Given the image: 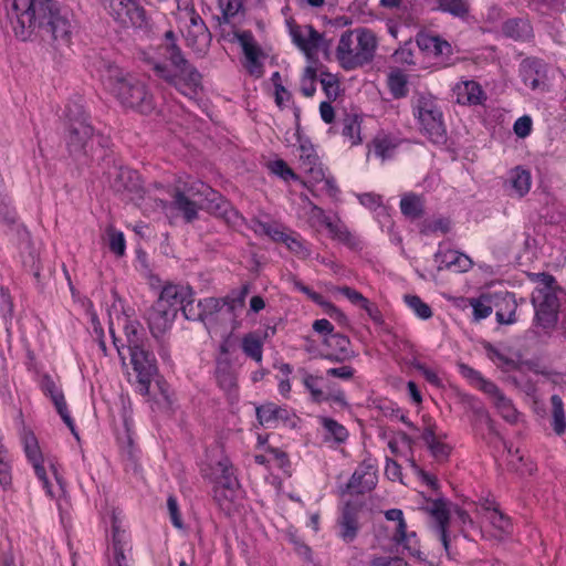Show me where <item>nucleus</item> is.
Segmentation results:
<instances>
[{"label": "nucleus", "instance_id": "nucleus-12", "mask_svg": "<svg viewBox=\"0 0 566 566\" xmlns=\"http://www.w3.org/2000/svg\"><path fill=\"white\" fill-rule=\"evenodd\" d=\"M416 42L422 52L438 59L439 64L443 67L454 65L458 60L453 56L452 45L439 35L419 33L416 38Z\"/></svg>", "mask_w": 566, "mask_h": 566}, {"label": "nucleus", "instance_id": "nucleus-29", "mask_svg": "<svg viewBox=\"0 0 566 566\" xmlns=\"http://www.w3.org/2000/svg\"><path fill=\"white\" fill-rule=\"evenodd\" d=\"M214 376L218 386L222 390L230 392L237 388V375L229 357H218L216 359Z\"/></svg>", "mask_w": 566, "mask_h": 566}, {"label": "nucleus", "instance_id": "nucleus-53", "mask_svg": "<svg viewBox=\"0 0 566 566\" xmlns=\"http://www.w3.org/2000/svg\"><path fill=\"white\" fill-rule=\"evenodd\" d=\"M322 88L329 101H335L339 95V83L335 75L323 72L321 74Z\"/></svg>", "mask_w": 566, "mask_h": 566}, {"label": "nucleus", "instance_id": "nucleus-48", "mask_svg": "<svg viewBox=\"0 0 566 566\" xmlns=\"http://www.w3.org/2000/svg\"><path fill=\"white\" fill-rule=\"evenodd\" d=\"M201 307L202 323L207 324L214 319V316L222 310V301L218 297H206L199 301Z\"/></svg>", "mask_w": 566, "mask_h": 566}, {"label": "nucleus", "instance_id": "nucleus-61", "mask_svg": "<svg viewBox=\"0 0 566 566\" xmlns=\"http://www.w3.org/2000/svg\"><path fill=\"white\" fill-rule=\"evenodd\" d=\"M369 566H410L405 559L401 557L395 556H374Z\"/></svg>", "mask_w": 566, "mask_h": 566}, {"label": "nucleus", "instance_id": "nucleus-43", "mask_svg": "<svg viewBox=\"0 0 566 566\" xmlns=\"http://www.w3.org/2000/svg\"><path fill=\"white\" fill-rule=\"evenodd\" d=\"M244 0H218V7L221 11V17H218L219 24H227L234 18L241 10H243Z\"/></svg>", "mask_w": 566, "mask_h": 566}, {"label": "nucleus", "instance_id": "nucleus-55", "mask_svg": "<svg viewBox=\"0 0 566 566\" xmlns=\"http://www.w3.org/2000/svg\"><path fill=\"white\" fill-rule=\"evenodd\" d=\"M451 229V220L446 217L438 218L432 221H424L422 223L420 232L423 234H430L436 232L448 233Z\"/></svg>", "mask_w": 566, "mask_h": 566}, {"label": "nucleus", "instance_id": "nucleus-63", "mask_svg": "<svg viewBox=\"0 0 566 566\" xmlns=\"http://www.w3.org/2000/svg\"><path fill=\"white\" fill-rule=\"evenodd\" d=\"M458 369L460 374L470 381L471 385L478 386L484 378L479 370L470 367L464 363L458 364Z\"/></svg>", "mask_w": 566, "mask_h": 566}, {"label": "nucleus", "instance_id": "nucleus-49", "mask_svg": "<svg viewBox=\"0 0 566 566\" xmlns=\"http://www.w3.org/2000/svg\"><path fill=\"white\" fill-rule=\"evenodd\" d=\"M319 377L313 376L306 371H304L303 376V385L311 394V399L314 402H322L328 399L327 396L323 392V390L318 387Z\"/></svg>", "mask_w": 566, "mask_h": 566}, {"label": "nucleus", "instance_id": "nucleus-27", "mask_svg": "<svg viewBox=\"0 0 566 566\" xmlns=\"http://www.w3.org/2000/svg\"><path fill=\"white\" fill-rule=\"evenodd\" d=\"M235 38L248 60L249 71L253 73L255 67H261L259 59L263 55L262 49L256 43L253 33L249 30L235 33Z\"/></svg>", "mask_w": 566, "mask_h": 566}, {"label": "nucleus", "instance_id": "nucleus-35", "mask_svg": "<svg viewBox=\"0 0 566 566\" xmlns=\"http://www.w3.org/2000/svg\"><path fill=\"white\" fill-rule=\"evenodd\" d=\"M214 471L219 474L216 486H240L233 464L228 457H222L216 463Z\"/></svg>", "mask_w": 566, "mask_h": 566}, {"label": "nucleus", "instance_id": "nucleus-30", "mask_svg": "<svg viewBox=\"0 0 566 566\" xmlns=\"http://www.w3.org/2000/svg\"><path fill=\"white\" fill-rule=\"evenodd\" d=\"M502 33L515 41H525L532 36L533 29L526 19L513 18L503 23Z\"/></svg>", "mask_w": 566, "mask_h": 566}, {"label": "nucleus", "instance_id": "nucleus-24", "mask_svg": "<svg viewBox=\"0 0 566 566\" xmlns=\"http://www.w3.org/2000/svg\"><path fill=\"white\" fill-rule=\"evenodd\" d=\"M323 343L331 350L323 355V358L332 363H343L354 356V352L350 348V339L344 334H331L324 338Z\"/></svg>", "mask_w": 566, "mask_h": 566}, {"label": "nucleus", "instance_id": "nucleus-2", "mask_svg": "<svg viewBox=\"0 0 566 566\" xmlns=\"http://www.w3.org/2000/svg\"><path fill=\"white\" fill-rule=\"evenodd\" d=\"M168 43L164 48L165 62L151 61L150 65L156 76L174 86L186 97L193 99L202 91V75L192 65L177 44L172 30L165 33Z\"/></svg>", "mask_w": 566, "mask_h": 566}, {"label": "nucleus", "instance_id": "nucleus-32", "mask_svg": "<svg viewBox=\"0 0 566 566\" xmlns=\"http://www.w3.org/2000/svg\"><path fill=\"white\" fill-rule=\"evenodd\" d=\"M399 206L401 213L410 220L420 219L424 214V200L413 192L403 195Z\"/></svg>", "mask_w": 566, "mask_h": 566}, {"label": "nucleus", "instance_id": "nucleus-56", "mask_svg": "<svg viewBox=\"0 0 566 566\" xmlns=\"http://www.w3.org/2000/svg\"><path fill=\"white\" fill-rule=\"evenodd\" d=\"M388 84L395 97L399 98L406 96L408 90L405 74L400 72L391 73L388 78Z\"/></svg>", "mask_w": 566, "mask_h": 566}, {"label": "nucleus", "instance_id": "nucleus-15", "mask_svg": "<svg viewBox=\"0 0 566 566\" xmlns=\"http://www.w3.org/2000/svg\"><path fill=\"white\" fill-rule=\"evenodd\" d=\"M41 389L45 396H48L53 402L57 413L62 418L63 422L71 430L72 434L78 439V433L75 428V423L69 412L67 405L65 401L62 389L55 384L50 375H44L40 382Z\"/></svg>", "mask_w": 566, "mask_h": 566}, {"label": "nucleus", "instance_id": "nucleus-40", "mask_svg": "<svg viewBox=\"0 0 566 566\" xmlns=\"http://www.w3.org/2000/svg\"><path fill=\"white\" fill-rule=\"evenodd\" d=\"M124 332L128 350L146 345L144 328L138 321L127 322L124 326Z\"/></svg>", "mask_w": 566, "mask_h": 566}, {"label": "nucleus", "instance_id": "nucleus-21", "mask_svg": "<svg viewBox=\"0 0 566 566\" xmlns=\"http://www.w3.org/2000/svg\"><path fill=\"white\" fill-rule=\"evenodd\" d=\"M434 260L438 263V270L447 269L454 272H467L473 264L472 260L464 253L452 249L443 250L441 244L434 253Z\"/></svg>", "mask_w": 566, "mask_h": 566}, {"label": "nucleus", "instance_id": "nucleus-39", "mask_svg": "<svg viewBox=\"0 0 566 566\" xmlns=\"http://www.w3.org/2000/svg\"><path fill=\"white\" fill-rule=\"evenodd\" d=\"M321 423L326 431L325 440H333L337 444L344 443L348 439L347 429L332 418L324 417Z\"/></svg>", "mask_w": 566, "mask_h": 566}, {"label": "nucleus", "instance_id": "nucleus-50", "mask_svg": "<svg viewBox=\"0 0 566 566\" xmlns=\"http://www.w3.org/2000/svg\"><path fill=\"white\" fill-rule=\"evenodd\" d=\"M23 447H24L25 455L31 463H35L38 461H43V457H42V453H41V450H40V447L38 443V439L32 432L27 433L24 436Z\"/></svg>", "mask_w": 566, "mask_h": 566}, {"label": "nucleus", "instance_id": "nucleus-8", "mask_svg": "<svg viewBox=\"0 0 566 566\" xmlns=\"http://www.w3.org/2000/svg\"><path fill=\"white\" fill-rule=\"evenodd\" d=\"M130 364L137 375V390L140 395L149 394L150 384L157 374L156 358L146 345L129 349Z\"/></svg>", "mask_w": 566, "mask_h": 566}, {"label": "nucleus", "instance_id": "nucleus-18", "mask_svg": "<svg viewBox=\"0 0 566 566\" xmlns=\"http://www.w3.org/2000/svg\"><path fill=\"white\" fill-rule=\"evenodd\" d=\"M112 559L109 566H128V556L132 546L129 536L125 530L120 527L118 518L113 515L112 520Z\"/></svg>", "mask_w": 566, "mask_h": 566}, {"label": "nucleus", "instance_id": "nucleus-13", "mask_svg": "<svg viewBox=\"0 0 566 566\" xmlns=\"http://www.w3.org/2000/svg\"><path fill=\"white\" fill-rule=\"evenodd\" d=\"M290 35L292 38V42L307 56L311 57L315 54L322 46H328V43H325L324 35L316 31L313 25H297L294 23H289Z\"/></svg>", "mask_w": 566, "mask_h": 566}, {"label": "nucleus", "instance_id": "nucleus-51", "mask_svg": "<svg viewBox=\"0 0 566 566\" xmlns=\"http://www.w3.org/2000/svg\"><path fill=\"white\" fill-rule=\"evenodd\" d=\"M270 171L285 181L300 180V177L289 167L283 159H275L268 165Z\"/></svg>", "mask_w": 566, "mask_h": 566}, {"label": "nucleus", "instance_id": "nucleus-20", "mask_svg": "<svg viewBox=\"0 0 566 566\" xmlns=\"http://www.w3.org/2000/svg\"><path fill=\"white\" fill-rule=\"evenodd\" d=\"M300 168L308 177L312 184H318L324 179V168L314 147L308 144L300 145Z\"/></svg>", "mask_w": 566, "mask_h": 566}, {"label": "nucleus", "instance_id": "nucleus-36", "mask_svg": "<svg viewBox=\"0 0 566 566\" xmlns=\"http://www.w3.org/2000/svg\"><path fill=\"white\" fill-rule=\"evenodd\" d=\"M241 485L240 486H214V500L219 504V506L226 511L230 512L237 501L241 496Z\"/></svg>", "mask_w": 566, "mask_h": 566}, {"label": "nucleus", "instance_id": "nucleus-23", "mask_svg": "<svg viewBox=\"0 0 566 566\" xmlns=\"http://www.w3.org/2000/svg\"><path fill=\"white\" fill-rule=\"evenodd\" d=\"M193 296V291L189 285L180 284H167L163 287L158 302H161L164 306L175 310V315L188 300Z\"/></svg>", "mask_w": 566, "mask_h": 566}, {"label": "nucleus", "instance_id": "nucleus-58", "mask_svg": "<svg viewBox=\"0 0 566 566\" xmlns=\"http://www.w3.org/2000/svg\"><path fill=\"white\" fill-rule=\"evenodd\" d=\"M266 453L270 455L272 465L281 469L283 472H287L290 468V460L289 455L284 451L277 448L268 447Z\"/></svg>", "mask_w": 566, "mask_h": 566}, {"label": "nucleus", "instance_id": "nucleus-3", "mask_svg": "<svg viewBox=\"0 0 566 566\" xmlns=\"http://www.w3.org/2000/svg\"><path fill=\"white\" fill-rule=\"evenodd\" d=\"M99 78L117 99L125 106L132 107L142 114H149L155 109L153 95L140 81L126 76L116 64L102 60L97 67Z\"/></svg>", "mask_w": 566, "mask_h": 566}, {"label": "nucleus", "instance_id": "nucleus-14", "mask_svg": "<svg viewBox=\"0 0 566 566\" xmlns=\"http://www.w3.org/2000/svg\"><path fill=\"white\" fill-rule=\"evenodd\" d=\"M387 521L395 522L392 542L401 545L411 556H420L419 542L415 532L407 533V523L403 513L399 509H390L385 512Z\"/></svg>", "mask_w": 566, "mask_h": 566}, {"label": "nucleus", "instance_id": "nucleus-59", "mask_svg": "<svg viewBox=\"0 0 566 566\" xmlns=\"http://www.w3.org/2000/svg\"><path fill=\"white\" fill-rule=\"evenodd\" d=\"M216 209L224 217L228 223L233 226L239 224V221L243 219L242 216L224 200H221V202L217 205Z\"/></svg>", "mask_w": 566, "mask_h": 566}, {"label": "nucleus", "instance_id": "nucleus-9", "mask_svg": "<svg viewBox=\"0 0 566 566\" xmlns=\"http://www.w3.org/2000/svg\"><path fill=\"white\" fill-rule=\"evenodd\" d=\"M175 318V310L164 306L158 301L151 305L147 314L149 331L153 337L160 343L159 355L164 359L169 357L168 349L164 344V335L171 328Z\"/></svg>", "mask_w": 566, "mask_h": 566}, {"label": "nucleus", "instance_id": "nucleus-42", "mask_svg": "<svg viewBox=\"0 0 566 566\" xmlns=\"http://www.w3.org/2000/svg\"><path fill=\"white\" fill-rule=\"evenodd\" d=\"M531 184L532 178L528 170L517 167L512 171L511 185L520 197L525 196L530 191Z\"/></svg>", "mask_w": 566, "mask_h": 566}, {"label": "nucleus", "instance_id": "nucleus-4", "mask_svg": "<svg viewBox=\"0 0 566 566\" xmlns=\"http://www.w3.org/2000/svg\"><path fill=\"white\" fill-rule=\"evenodd\" d=\"M377 49V39L373 31L360 28L345 31L339 39L336 56L345 70H354L369 63Z\"/></svg>", "mask_w": 566, "mask_h": 566}, {"label": "nucleus", "instance_id": "nucleus-44", "mask_svg": "<svg viewBox=\"0 0 566 566\" xmlns=\"http://www.w3.org/2000/svg\"><path fill=\"white\" fill-rule=\"evenodd\" d=\"M532 281L541 283L542 287H536V296L546 295V293H556L560 291V287L557 285L556 279L554 275L547 272L533 273L531 275Z\"/></svg>", "mask_w": 566, "mask_h": 566}, {"label": "nucleus", "instance_id": "nucleus-1", "mask_svg": "<svg viewBox=\"0 0 566 566\" xmlns=\"http://www.w3.org/2000/svg\"><path fill=\"white\" fill-rule=\"evenodd\" d=\"M12 29L19 40H30L36 33L49 38L55 48L71 43L72 23L57 0H12Z\"/></svg>", "mask_w": 566, "mask_h": 566}, {"label": "nucleus", "instance_id": "nucleus-19", "mask_svg": "<svg viewBox=\"0 0 566 566\" xmlns=\"http://www.w3.org/2000/svg\"><path fill=\"white\" fill-rule=\"evenodd\" d=\"M452 91L460 105H483L488 98L482 86L474 80L461 81L453 86Z\"/></svg>", "mask_w": 566, "mask_h": 566}, {"label": "nucleus", "instance_id": "nucleus-45", "mask_svg": "<svg viewBox=\"0 0 566 566\" xmlns=\"http://www.w3.org/2000/svg\"><path fill=\"white\" fill-rule=\"evenodd\" d=\"M403 301L420 319L427 321L432 317L433 313L431 307L418 295L407 294L403 296Z\"/></svg>", "mask_w": 566, "mask_h": 566}, {"label": "nucleus", "instance_id": "nucleus-38", "mask_svg": "<svg viewBox=\"0 0 566 566\" xmlns=\"http://www.w3.org/2000/svg\"><path fill=\"white\" fill-rule=\"evenodd\" d=\"M360 124L359 117L353 114H346L342 120V135L349 142L350 146L361 143Z\"/></svg>", "mask_w": 566, "mask_h": 566}, {"label": "nucleus", "instance_id": "nucleus-52", "mask_svg": "<svg viewBox=\"0 0 566 566\" xmlns=\"http://www.w3.org/2000/svg\"><path fill=\"white\" fill-rule=\"evenodd\" d=\"M509 453L512 457L507 463L510 470L517 472L521 475L533 473L535 465L532 462L527 463L524 458L518 454V450L513 454L511 449H509Z\"/></svg>", "mask_w": 566, "mask_h": 566}, {"label": "nucleus", "instance_id": "nucleus-34", "mask_svg": "<svg viewBox=\"0 0 566 566\" xmlns=\"http://www.w3.org/2000/svg\"><path fill=\"white\" fill-rule=\"evenodd\" d=\"M171 207L179 211L186 222H192L198 218V206L190 200L185 192L176 190L172 197Z\"/></svg>", "mask_w": 566, "mask_h": 566}, {"label": "nucleus", "instance_id": "nucleus-28", "mask_svg": "<svg viewBox=\"0 0 566 566\" xmlns=\"http://www.w3.org/2000/svg\"><path fill=\"white\" fill-rule=\"evenodd\" d=\"M111 187L115 192H135L140 188L139 176L128 168H116Z\"/></svg>", "mask_w": 566, "mask_h": 566}, {"label": "nucleus", "instance_id": "nucleus-37", "mask_svg": "<svg viewBox=\"0 0 566 566\" xmlns=\"http://www.w3.org/2000/svg\"><path fill=\"white\" fill-rule=\"evenodd\" d=\"M551 417L552 428L557 436H563L566 432V415L564 409V402L558 395L551 397Z\"/></svg>", "mask_w": 566, "mask_h": 566}, {"label": "nucleus", "instance_id": "nucleus-11", "mask_svg": "<svg viewBox=\"0 0 566 566\" xmlns=\"http://www.w3.org/2000/svg\"><path fill=\"white\" fill-rule=\"evenodd\" d=\"M313 214L326 227L333 240H336L353 251L363 249L361 240L353 233L340 220L333 222L317 205L310 202Z\"/></svg>", "mask_w": 566, "mask_h": 566}, {"label": "nucleus", "instance_id": "nucleus-54", "mask_svg": "<svg viewBox=\"0 0 566 566\" xmlns=\"http://www.w3.org/2000/svg\"><path fill=\"white\" fill-rule=\"evenodd\" d=\"M374 153L381 160L392 157L396 145L388 137H377L373 142Z\"/></svg>", "mask_w": 566, "mask_h": 566}, {"label": "nucleus", "instance_id": "nucleus-41", "mask_svg": "<svg viewBox=\"0 0 566 566\" xmlns=\"http://www.w3.org/2000/svg\"><path fill=\"white\" fill-rule=\"evenodd\" d=\"M485 517L499 532V535L509 534L511 532L512 523L510 517L502 513L497 507H488L485 510Z\"/></svg>", "mask_w": 566, "mask_h": 566}, {"label": "nucleus", "instance_id": "nucleus-16", "mask_svg": "<svg viewBox=\"0 0 566 566\" xmlns=\"http://www.w3.org/2000/svg\"><path fill=\"white\" fill-rule=\"evenodd\" d=\"M427 510L434 520L433 531L437 537L441 542L448 557H451L450 538L448 534V526L450 522L448 502L442 497L432 500Z\"/></svg>", "mask_w": 566, "mask_h": 566}, {"label": "nucleus", "instance_id": "nucleus-25", "mask_svg": "<svg viewBox=\"0 0 566 566\" xmlns=\"http://www.w3.org/2000/svg\"><path fill=\"white\" fill-rule=\"evenodd\" d=\"M337 523L339 527V537L345 543H352L357 537L359 524L357 509L350 502H347L344 505Z\"/></svg>", "mask_w": 566, "mask_h": 566}, {"label": "nucleus", "instance_id": "nucleus-7", "mask_svg": "<svg viewBox=\"0 0 566 566\" xmlns=\"http://www.w3.org/2000/svg\"><path fill=\"white\" fill-rule=\"evenodd\" d=\"M377 461L370 454L359 463L348 482L339 486L342 495H364L371 492L378 482Z\"/></svg>", "mask_w": 566, "mask_h": 566}, {"label": "nucleus", "instance_id": "nucleus-60", "mask_svg": "<svg viewBox=\"0 0 566 566\" xmlns=\"http://www.w3.org/2000/svg\"><path fill=\"white\" fill-rule=\"evenodd\" d=\"M12 484L11 467L7 461V454L0 455V485L3 490L10 489Z\"/></svg>", "mask_w": 566, "mask_h": 566}, {"label": "nucleus", "instance_id": "nucleus-22", "mask_svg": "<svg viewBox=\"0 0 566 566\" xmlns=\"http://www.w3.org/2000/svg\"><path fill=\"white\" fill-rule=\"evenodd\" d=\"M190 27L186 34V41L188 46L200 50L207 46L211 40V33L195 8L189 11Z\"/></svg>", "mask_w": 566, "mask_h": 566}, {"label": "nucleus", "instance_id": "nucleus-26", "mask_svg": "<svg viewBox=\"0 0 566 566\" xmlns=\"http://www.w3.org/2000/svg\"><path fill=\"white\" fill-rule=\"evenodd\" d=\"M495 318L499 324L512 325L516 322L517 302L515 294L505 292L495 295Z\"/></svg>", "mask_w": 566, "mask_h": 566}, {"label": "nucleus", "instance_id": "nucleus-10", "mask_svg": "<svg viewBox=\"0 0 566 566\" xmlns=\"http://www.w3.org/2000/svg\"><path fill=\"white\" fill-rule=\"evenodd\" d=\"M531 303L534 307V325L546 332H552L558 323L560 303L556 293L543 296L533 295Z\"/></svg>", "mask_w": 566, "mask_h": 566}, {"label": "nucleus", "instance_id": "nucleus-6", "mask_svg": "<svg viewBox=\"0 0 566 566\" xmlns=\"http://www.w3.org/2000/svg\"><path fill=\"white\" fill-rule=\"evenodd\" d=\"M413 114L421 126V132L431 143L442 145L447 142L442 112L431 96H419Z\"/></svg>", "mask_w": 566, "mask_h": 566}, {"label": "nucleus", "instance_id": "nucleus-33", "mask_svg": "<svg viewBox=\"0 0 566 566\" xmlns=\"http://www.w3.org/2000/svg\"><path fill=\"white\" fill-rule=\"evenodd\" d=\"M241 348L244 355L258 364L263 359V339L255 333L250 332L243 335L241 339Z\"/></svg>", "mask_w": 566, "mask_h": 566}, {"label": "nucleus", "instance_id": "nucleus-62", "mask_svg": "<svg viewBox=\"0 0 566 566\" xmlns=\"http://www.w3.org/2000/svg\"><path fill=\"white\" fill-rule=\"evenodd\" d=\"M513 130L520 138L527 137L532 132V119L530 116L524 115L517 118L514 123Z\"/></svg>", "mask_w": 566, "mask_h": 566}, {"label": "nucleus", "instance_id": "nucleus-31", "mask_svg": "<svg viewBox=\"0 0 566 566\" xmlns=\"http://www.w3.org/2000/svg\"><path fill=\"white\" fill-rule=\"evenodd\" d=\"M437 10L461 21H468L471 13V0H436Z\"/></svg>", "mask_w": 566, "mask_h": 566}, {"label": "nucleus", "instance_id": "nucleus-64", "mask_svg": "<svg viewBox=\"0 0 566 566\" xmlns=\"http://www.w3.org/2000/svg\"><path fill=\"white\" fill-rule=\"evenodd\" d=\"M338 292L344 295L348 301L353 304L363 307L368 301L360 292L349 286H342L338 289Z\"/></svg>", "mask_w": 566, "mask_h": 566}, {"label": "nucleus", "instance_id": "nucleus-47", "mask_svg": "<svg viewBox=\"0 0 566 566\" xmlns=\"http://www.w3.org/2000/svg\"><path fill=\"white\" fill-rule=\"evenodd\" d=\"M277 239L280 241H282L287 247V249L291 252H293L294 254H296L298 258L307 259L311 256L310 249L306 247L305 242L302 241L301 239L285 234L283 232L279 233Z\"/></svg>", "mask_w": 566, "mask_h": 566}, {"label": "nucleus", "instance_id": "nucleus-5", "mask_svg": "<svg viewBox=\"0 0 566 566\" xmlns=\"http://www.w3.org/2000/svg\"><path fill=\"white\" fill-rule=\"evenodd\" d=\"M66 117L69 119V134L66 145L71 156L75 159L88 157L93 150L94 128L88 123V117L82 106H67Z\"/></svg>", "mask_w": 566, "mask_h": 566}, {"label": "nucleus", "instance_id": "nucleus-46", "mask_svg": "<svg viewBox=\"0 0 566 566\" xmlns=\"http://www.w3.org/2000/svg\"><path fill=\"white\" fill-rule=\"evenodd\" d=\"M493 405L501 413L503 419L512 423L517 421L518 412L515 409L512 400L507 398L503 392L493 400Z\"/></svg>", "mask_w": 566, "mask_h": 566}, {"label": "nucleus", "instance_id": "nucleus-57", "mask_svg": "<svg viewBox=\"0 0 566 566\" xmlns=\"http://www.w3.org/2000/svg\"><path fill=\"white\" fill-rule=\"evenodd\" d=\"M316 70L307 66L301 80V92L306 97H312L316 91Z\"/></svg>", "mask_w": 566, "mask_h": 566}, {"label": "nucleus", "instance_id": "nucleus-17", "mask_svg": "<svg viewBox=\"0 0 566 566\" xmlns=\"http://www.w3.org/2000/svg\"><path fill=\"white\" fill-rule=\"evenodd\" d=\"M256 418L261 426L276 428L280 422L295 427L296 416L287 407L277 406L274 402H266L256 407Z\"/></svg>", "mask_w": 566, "mask_h": 566}]
</instances>
